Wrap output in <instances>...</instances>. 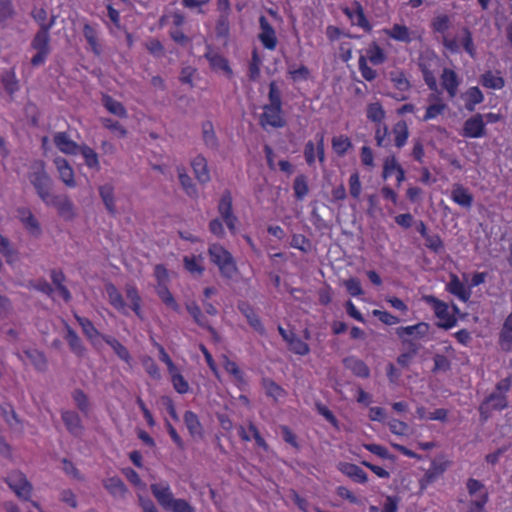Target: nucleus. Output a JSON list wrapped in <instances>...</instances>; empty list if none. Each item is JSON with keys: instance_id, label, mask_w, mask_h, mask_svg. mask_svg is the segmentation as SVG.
<instances>
[{"instance_id": "obj_6", "label": "nucleus", "mask_w": 512, "mask_h": 512, "mask_svg": "<svg viewBox=\"0 0 512 512\" xmlns=\"http://www.w3.org/2000/svg\"><path fill=\"white\" fill-rule=\"evenodd\" d=\"M423 299L432 307L435 316L439 319L437 323L439 328L448 330L456 326L457 318L454 314L450 313L449 305L446 302L438 299L434 295L424 296Z\"/></svg>"}, {"instance_id": "obj_50", "label": "nucleus", "mask_w": 512, "mask_h": 512, "mask_svg": "<svg viewBox=\"0 0 512 512\" xmlns=\"http://www.w3.org/2000/svg\"><path fill=\"white\" fill-rule=\"evenodd\" d=\"M203 257L202 255L199 256H184L183 257V264L184 268L192 275H202L205 268L202 264Z\"/></svg>"}, {"instance_id": "obj_26", "label": "nucleus", "mask_w": 512, "mask_h": 512, "mask_svg": "<svg viewBox=\"0 0 512 512\" xmlns=\"http://www.w3.org/2000/svg\"><path fill=\"white\" fill-rule=\"evenodd\" d=\"M339 470L356 483L365 484L368 481L367 473L356 464L340 463Z\"/></svg>"}, {"instance_id": "obj_4", "label": "nucleus", "mask_w": 512, "mask_h": 512, "mask_svg": "<svg viewBox=\"0 0 512 512\" xmlns=\"http://www.w3.org/2000/svg\"><path fill=\"white\" fill-rule=\"evenodd\" d=\"M438 64L439 58L433 51L423 52L418 58V67L422 73L423 80L431 91L438 90L436 79V69Z\"/></svg>"}, {"instance_id": "obj_1", "label": "nucleus", "mask_w": 512, "mask_h": 512, "mask_svg": "<svg viewBox=\"0 0 512 512\" xmlns=\"http://www.w3.org/2000/svg\"><path fill=\"white\" fill-rule=\"evenodd\" d=\"M208 254L211 262L219 268L222 277L233 279L237 275L238 268L232 254L221 244H210Z\"/></svg>"}, {"instance_id": "obj_45", "label": "nucleus", "mask_w": 512, "mask_h": 512, "mask_svg": "<svg viewBox=\"0 0 512 512\" xmlns=\"http://www.w3.org/2000/svg\"><path fill=\"white\" fill-rule=\"evenodd\" d=\"M499 342L504 349H512V312L504 320L499 334Z\"/></svg>"}, {"instance_id": "obj_24", "label": "nucleus", "mask_w": 512, "mask_h": 512, "mask_svg": "<svg viewBox=\"0 0 512 512\" xmlns=\"http://www.w3.org/2000/svg\"><path fill=\"white\" fill-rule=\"evenodd\" d=\"M54 144L65 154L76 155L79 153V146L75 141L70 139L66 132H58L54 135Z\"/></svg>"}, {"instance_id": "obj_40", "label": "nucleus", "mask_w": 512, "mask_h": 512, "mask_svg": "<svg viewBox=\"0 0 512 512\" xmlns=\"http://www.w3.org/2000/svg\"><path fill=\"white\" fill-rule=\"evenodd\" d=\"M386 117L385 109L380 101L369 103L366 107V118L375 125L383 123Z\"/></svg>"}, {"instance_id": "obj_3", "label": "nucleus", "mask_w": 512, "mask_h": 512, "mask_svg": "<svg viewBox=\"0 0 512 512\" xmlns=\"http://www.w3.org/2000/svg\"><path fill=\"white\" fill-rule=\"evenodd\" d=\"M443 46L452 54L461 53V48L472 58L476 57V46L474 44L472 32L468 27L461 29L460 38H450L447 36L443 37Z\"/></svg>"}, {"instance_id": "obj_58", "label": "nucleus", "mask_w": 512, "mask_h": 512, "mask_svg": "<svg viewBox=\"0 0 512 512\" xmlns=\"http://www.w3.org/2000/svg\"><path fill=\"white\" fill-rule=\"evenodd\" d=\"M1 82L4 89L10 95L14 94L19 89V83L16 78L14 68L9 69L2 74Z\"/></svg>"}, {"instance_id": "obj_47", "label": "nucleus", "mask_w": 512, "mask_h": 512, "mask_svg": "<svg viewBox=\"0 0 512 512\" xmlns=\"http://www.w3.org/2000/svg\"><path fill=\"white\" fill-rule=\"evenodd\" d=\"M125 293H126L127 299L131 303V306H130L131 309L139 318H141L142 317V310H141L142 299H141V296L139 295V292H138L136 286H134L132 284H127L125 286Z\"/></svg>"}, {"instance_id": "obj_5", "label": "nucleus", "mask_w": 512, "mask_h": 512, "mask_svg": "<svg viewBox=\"0 0 512 512\" xmlns=\"http://www.w3.org/2000/svg\"><path fill=\"white\" fill-rule=\"evenodd\" d=\"M468 494L472 497L467 512H486L485 506L489 501V493L485 485L475 479L469 478L466 482Z\"/></svg>"}, {"instance_id": "obj_22", "label": "nucleus", "mask_w": 512, "mask_h": 512, "mask_svg": "<svg viewBox=\"0 0 512 512\" xmlns=\"http://www.w3.org/2000/svg\"><path fill=\"white\" fill-rule=\"evenodd\" d=\"M507 396L503 394L491 393L489 396L485 398V400L481 403L479 407V411L481 415H484L488 412L489 408L497 411L504 410L507 408Z\"/></svg>"}, {"instance_id": "obj_8", "label": "nucleus", "mask_w": 512, "mask_h": 512, "mask_svg": "<svg viewBox=\"0 0 512 512\" xmlns=\"http://www.w3.org/2000/svg\"><path fill=\"white\" fill-rule=\"evenodd\" d=\"M49 31L47 27L39 29L31 41V48L36 50V54L31 58V65L33 67L43 65L50 54Z\"/></svg>"}, {"instance_id": "obj_35", "label": "nucleus", "mask_w": 512, "mask_h": 512, "mask_svg": "<svg viewBox=\"0 0 512 512\" xmlns=\"http://www.w3.org/2000/svg\"><path fill=\"white\" fill-rule=\"evenodd\" d=\"M105 290L108 296V301L118 312L127 315L126 304L124 302L122 294L112 283H108L105 286Z\"/></svg>"}, {"instance_id": "obj_38", "label": "nucleus", "mask_w": 512, "mask_h": 512, "mask_svg": "<svg viewBox=\"0 0 512 512\" xmlns=\"http://www.w3.org/2000/svg\"><path fill=\"white\" fill-rule=\"evenodd\" d=\"M103 486L115 498H124L127 488L121 478L114 476L103 481Z\"/></svg>"}, {"instance_id": "obj_60", "label": "nucleus", "mask_w": 512, "mask_h": 512, "mask_svg": "<svg viewBox=\"0 0 512 512\" xmlns=\"http://www.w3.org/2000/svg\"><path fill=\"white\" fill-rule=\"evenodd\" d=\"M287 344L289 350L296 355L306 356L310 353L309 345L296 335L290 338Z\"/></svg>"}, {"instance_id": "obj_13", "label": "nucleus", "mask_w": 512, "mask_h": 512, "mask_svg": "<svg viewBox=\"0 0 512 512\" xmlns=\"http://www.w3.org/2000/svg\"><path fill=\"white\" fill-rule=\"evenodd\" d=\"M316 143L309 140L304 146V158L308 166H313L318 158L320 163L325 161L324 133L318 132L315 136Z\"/></svg>"}, {"instance_id": "obj_59", "label": "nucleus", "mask_w": 512, "mask_h": 512, "mask_svg": "<svg viewBox=\"0 0 512 512\" xmlns=\"http://www.w3.org/2000/svg\"><path fill=\"white\" fill-rule=\"evenodd\" d=\"M293 190L294 195L298 200H303L308 192H309V186L307 177L304 174H300L295 177L293 182Z\"/></svg>"}, {"instance_id": "obj_29", "label": "nucleus", "mask_w": 512, "mask_h": 512, "mask_svg": "<svg viewBox=\"0 0 512 512\" xmlns=\"http://www.w3.org/2000/svg\"><path fill=\"white\" fill-rule=\"evenodd\" d=\"M185 426L193 438H202L204 435L203 426L198 415L193 411H186L183 416Z\"/></svg>"}, {"instance_id": "obj_32", "label": "nucleus", "mask_w": 512, "mask_h": 512, "mask_svg": "<svg viewBox=\"0 0 512 512\" xmlns=\"http://www.w3.org/2000/svg\"><path fill=\"white\" fill-rule=\"evenodd\" d=\"M61 418L67 430L72 435H81L83 431V426L79 415L75 411H63L61 414Z\"/></svg>"}, {"instance_id": "obj_34", "label": "nucleus", "mask_w": 512, "mask_h": 512, "mask_svg": "<svg viewBox=\"0 0 512 512\" xmlns=\"http://www.w3.org/2000/svg\"><path fill=\"white\" fill-rule=\"evenodd\" d=\"M465 109L469 112L475 111L477 105L484 101V94L477 86L469 87L462 96Z\"/></svg>"}, {"instance_id": "obj_28", "label": "nucleus", "mask_w": 512, "mask_h": 512, "mask_svg": "<svg viewBox=\"0 0 512 512\" xmlns=\"http://www.w3.org/2000/svg\"><path fill=\"white\" fill-rule=\"evenodd\" d=\"M344 366L350 370L355 376L359 378H368L370 376V369L367 364L354 356L346 357L343 360Z\"/></svg>"}, {"instance_id": "obj_23", "label": "nucleus", "mask_w": 512, "mask_h": 512, "mask_svg": "<svg viewBox=\"0 0 512 512\" xmlns=\"http://www.w3.org/2000/svg\"><path fill=\"white\" fill-rule=\"evenodd\" d=\"M54 164L63 183L68 187H75L76 182L74 179V171L68 161L63 157H56L54 159Z\"/></svg>"}, {"instance_id": "obj_17", "label": "nucleus", "mask_w": 512, "mask_h": 512, "mask_svg": "<svg viewBox=\"0 0 512 512\" xmlns=\"http://www.w3.org/2000/svg\"><path fill=\"white\" fill-rule=\"evenodd\" d=\"M445 289L463 303H467L472 295L470 287L466 286L458 275L454 273L449 275V282L446 284Z\"/></svg>"}, {"instance_id": "obj_11", "label": "nucleus", "mask_w": 512, "mask_h": 512, "mask_svg": "<svg viewBox=\"0 0 512 512\" xmlns=\"http://www.w3.org/2000/svg\"><path fill=\"white\" fill-rule=\"evenodd\" d=\"M259 123L264 129L268 127L283 128L286 125V120L282 107L265 104L259 117Z\"/></svg>"}, {"instance_id": "obj_21", "label": "nucleus", "mask_w": 512, "mask_h": 512, "mask_svg": "<svg viewBox=\"0 0 512 512\" xmlns=\"http://www.w3.org/2000/svg\"><path fill=\"white\" fill-rule=\"evenodd\" d=\"M45 204L54 206L58 214L65 219H72L74 217L73 204L65 195H51L49 202Z\"/></svg>"}, {"instance_id": "obj_15", "label": "nucleus", "mask_w": 512, "mask_h": 512, "mask_svg": "<svg viewBox=\"0 0 512 512\" xmlns=\"http://www.w3.org/2000/svg\"><path fill=\"white\" fill-rule=\"evenodd\" d=\"M259 27L260 32L258 34V40L265 49L269 51L275 50L278 44L276 31L268 19L263 15L259 17Z\"/></svg>"}, {"instance_id": "obj_57", "label": "nucleus", "mask_w": 512, "mask_h": 512, "mask_svg": "<svg viewBox=\"0 0 512 512\" xmlns=\"http://www.w3.org/2000/svg\"><path fill=\"white\" fill-rule=\"evenodd\" d=\"M26 357L31 361L35 369L45 371L47 368V359L43 352L37 349H29L24 351Z\"/></svg>"}, {"instance_id": "obj_37", "label": "nucleus", "mask_w": 512, "mask_h": 512, "mask_svg": "<svg viewBox=\"0 0 512 512\" xmlns=\"http://www.w3.org/2000/svg\"><path fill=\"white\" fill-rule=\"evenodd\" d=\"M451 199L453 202L464 208H470L473 203V195L467 188L460 184H456L453 187L451 192Z\"/></svg>"}, {"instance_id": "obj_36", "label": "nucleus", "mask_w": 512, "mask_h": 512, "mask_svg": "<svg viewBox=\"0 0 512 512\" xmlns=\"http://www.w3.org/2000/svg\"><path fill=\"white\" fill-rule=\"evenodd\" d=\"M392 134L394 145L399 149L404 147L410 135L407 122L405 120L397 121L392 127Z\"/></svg>"}, {"instance_id": "obj_63", "label": "nucleus", "mask_w": 512, "mask_h": 512, "mask_svg": "<svg viewBox=\"0 0 512 512\" xmlns=\"http://www.w3.org/2000/svg\"><path fill=\"white\" fill-rule=\"evenodd\" d=\"M215 33L217 38L227 40L230 36V23H229V15H219L216 26Z\"/></svg>"}, {"instance_id": "obj_27", "label": "nucleus", "mask_w": 512, "mask_h": 512, "mask_svg": "<svg viewBox=\"0 0 512 512\" xmlns=\"http://www.w3.org/2000/svg\"><path fill=\"white\" fill-rule=\"evenodd\" d=\"M191 166L196 179L200 183L205 184L210 181L211 177L208 169V163L204 156L197 155L195 158H193L191 161Z\"/></svg>"}, {"instance_id": "obj_7", "label": "nucleus", "mask_w": 512, "mask_h": 512, "mask_svg": "<svg viewBox=\"0 0 512 512\" xmlns=\"http://www.w3.org/2000/svg\"><path fill=\"white\" fill-rule=\"evenodd\" d=\"M342 13L348 18L352 26L358 27L365 33H371L373 25L370 23L367 15L365 14L362 3L354 0L350 6L344 5L340 7Z\"/></svg>"}, {"instance_id": "obj_33", "label": "nucleus", "mask_w": 512, "mask_h": 512, "mask_svg": "<svg viewBox=\"0 0 512 512\" xmlns=\"http://www.w3.org/2000/svg\"><path fill=\"white\" fill-rule=\"evenodd\" d=\"M261 384L265 389L267 397L272 398L275 402H278L287 396V391L271 378H262Z\"/></svg>"}, {"instance_id": "obj_16", "label": "nucleus", "mask_w": 512, "mask_h": 512, "mask_svg": "<svg viewBox=\"0 0 512 512\" xmlns=\"http://www.w3.org/2000/svg\"><path fill=\"white\" fill-rule=\"evenodd\" d=\"M150 490L159 505L165 510H168L177 501L167 482L153 483L150 485Z\"/></svg>"}, {"instance_id": "obj_53", "label": "nucleus", "mask_w": 512, "mask_h": 512, "mask_svg": "<svg viewBox=\"0 0 512 512\" xmlns=\"http://www.w3.org/2000/svg\"><path fill=\"white\" fill-rule=\"evenodd\" d=\"M331 144L334 153L339 157L344 156L352 148V142L347 135L334 136Z\"/></svg>"}, {"instance_id": "obj_62", "label": "nucleus", "mask_w": 512, "mask_h": 512, "mask_svg": "<svg viewBox=\"0 0 512 512\" xmlns=\"http://www.w3.org/2000/svg\"><path fill=\"white\" fill-rule=\"evenodd\" d=\"M77 323L82 328L83 333L89 339H94L97 336H101L99 331L95 328L94 324L91 320L86 317L79 316L77 314L74 315Z\"/></svg>"}, {"instance_id": "obj_18", "label": "nucleus", "mask_w": 512, "mask_h": 512, "mask_svg": "<svg viewBox=\"0 0 512 512\" xmlns=\"http://www.w3.org/2000/svg\"><path fill=\"white\" fill-rule=\"evenodd\" d=\"M441 86L447 92L450 99L456 97L461 80L458 74L451 68L445 67L440 75Z\"/></svg>"}, {"instance_id": "obj_31", "label": "nucleus", "mask_w": 512, "mask_h": 512, "mask_svg": "<svg viewBox=\"0 0 512 512\" xmlns=\"http://www.w3.org/2000/svg\"><path fill=\"white\" fill-rule=\"evenodd\" d=\"M103 341L108 344L114 351V353L126 364L131 365L132 356L129 350L115 337L110 335H101Z\"/></svg>"}, {"instance_id": "obj_10", "label": "nucleus", "mask_w": 512, "mask_h": 512, "mask_svg": "<svg viewBox=\"0 0 512 512\" xmlns=\"http://www.w3.org/2000/svg\"><path fill=\"white\" fill-rule=\"evenodd\" d=\"M450 464L451 462L444 455L434 458L423 477L419 480L420 489H427L436 482L446 472Z\"/></svg>"}, {"instance_id": "obj_30", "label": "nucleus", "mask_w": 512, "mask_h": 512, "mask_svg": "<svg viewBox=\"0 0 512 512\" xmlns=\"http://www.w3.org/2000/svg\"><path fill=\"white\" fill-rule=\"evenodd\" d=\"M205 57L213 70L223 71L229 79L233 77L234 73L227 58L219 53H206Z\"/></svg>"}, {"instance_id": "obj_19", "label": "nucleus", "mask_w": 512, "mask_h": 512, "mask_svg": "<svg viewBox=\"0 0 512 512\" xmlns=\"http://www.w3.org/2000/svg\"><path fill=\"white\" fill-rule=\"evenodd\" d=\"M390 81L394 88L398 91L393 98L398 101H403L408 98L406 93L411 89V83L407 78L404 71H393L390 73Z\"/></svg>"}, {"instance_id": "obj_43", "label": "nucleus", "mask_w": 512, "mask_h": 512, "mask_svg": "<svg viewBox=\"0 0 512 512\" xmlns=\"http://www.w3.org/2000/svg\"><path fill=\"white\" fill-rule=\"evenodd\" d=\"M65 340L67 341L70 350L77 356L83 357L85 355L86 349L77 335V333L69 326H67V331L65 335Z\"/></svg>"}, {"instance_id": "obj_25", "label": "nucleus", "mask_w": 512, "mask_h": 512, "mask_svg": "<svg viewBox=\"0 0 512 512\" xmlns=\"http://www.w3.org/2000/svg\"><path fill=\"white\" fill-rule=\"evenodd\" d=\"M429 324L426 322H419L410 326H401L397 328L396 333L400 339L405 335L414 336L415 338L422 339L427 336L429 332Z\"/></svg>"}, {"instance_id": "obj_51", "label": "nucleus", "mask_w": 512, "mask_h": 512, "mask_svg": "<svg viewBox=\"0 0 512 512\" xmlns=\"http://www.w3.org/2000/svg\"><path fill=\"white\" fill-rule=\"evenodd\" d=\"M177 171L179 182L186 194L191 198H196L198 196V190L191 177L186 173L184 168L178 167Z\"/></svg>"}, {"instance_id": "obj_56", "label": "nucleus", "mask_w": 512, "mask_h": 512, "mask_svg": "<svg viewBox=\"0 0 512 512\" xmlns=\"http://www.w3.org/2000/svg\"><path fill=\"white\" fill-rule=\"evenodd\" d=\"M83 35L89 44L91 50L94 54L100 55L101 53V46L98 41V34L96 29L91 26L90 24H85L83 27Z\"/></svg>"}, {"instance_id": "obj_42", "label": "nucleus", "mask_w": 512, "mask_h": 512, "mask_svg": "<svg viewBox=\"0 0 512 512\" xmlns=\"http://www.w3.org/2000/svg\"><path fill=\"white\" fill-rule=\"evenodd\" d=\"M384 32L395 41L404 42L407 44L412 42L411 32L405 25L394 24L390 29H385Z\"/></svg>"}, {"instance_id": "obj_52", "label": "nucleus", "mask_w": 512, "mask_h": 512, "mask_svg": "<svg viewBox=\"0 0 512 512\" xmlns=\"http://www.w3.org/2000/svg\"><path fill=\"white\" fill-rule=\"evenodd\" d=\"M262 58L260 57L257 49H254L251 54V60L248 65V77L250 81L256 82L261 76Z\"/></svg>"}, {"instance_id": "obj_14", "label": "nucleus", "mask_w": 512, "mask_h": 512, "mask_svg": "<svg viewBox=\"0 0 512 512\" xmlns=\"http://www.w3.org/2000/svg\"><path fill=\"white\" fill-rule=\"evenodd\" d=\"M464 138H482L486 135V123L482 114L477 113L465 120L460 133Z\"/></svg>"}, {"instance_id": "obj_55", "label": "nucleus", "mask_w": 512, "mask_h": 512, "mask_svg": "<svg viewBox=\"0 0 512 512\" xmlns=\"http://www.w3.org/2000/svg\"><path fill=\"white\" fill-rule=\"evenodd\" d=\"M79 152L84 158L85 165L90 168L94 169L96 171L100 170V163L98 159V154L92 149L91 147L87 145H83L79 148Z\"/></svg>"}, {"instance_id": "obj_41", "label": "nucleus", "mask_w": 512, "mask_h": 512, "mask_svg": "<svg viewBox=\"0 0 512 512\" xmlns=\"http://www.w3.org/2000/svg\"><path fill=\"white\" fill-rule=\"evenodd\" d=\"M102 104L109 113L119 118H127L128 113L125 106L121 102L115 100L112 96L104 94L102 96Z\"/></svg>"}, {"instance_id": "obj_20", "label": "nucleus", "mask_w": 512, "mask_h": 512, "mask_svg": "<svg viewBox=\"0 0 512 512\" xmlns=\"http://www.w3.org/2000/svg\"><path fill=\"white\" fill-rule=\"evenodd\" d=\"M238 309L246 318L248 324L259 334L263 335L265 333L264 325L256 313L255 309L252 307L250 303L247 301H240L238 303Z\"/></svg>"}, {"instance_id": "obj_54", "label": "nucleus", "mask_w": 512, "mask_h": 512, "mask_svg": "<svg viewBox=\"0 0 512 512\" xmlns=\"http://www.w3.org/2000/svg\"><path fill=\"white\" fill-rule=\"evenodd\" d=\"M156 292L161 301L173 311L178 312L180 309L179 304L175 300L174 296L170 292L167 284L157 285Z\"/></svg>"}, {"instance_id": "obj_49", "label": "nucleus", "mask_w": 512, "mask_h": 512, "mask_svg": "<svg viewBox=\"0 0 512 512\" xmlns=\"http://www.w3.org/2000/svg\"><path fill=\"white\" fill-rule=\"evenodd\" d=\"M365 57L375 66L381 65L387 60L386 53L376 42H372L369 45Z\"/></svg>"}, {"instance_id": "obj_46", "label": "nucleus", "mask_w": 512, "mask_h": 512, "mask_svg": "<svg viewBox=\"0 0 512 512\" xmlns=\"http://www.w3.org/2000/svg\"><path fill=\"white\" fill-rule=\"evenodd\" d=\"M20 219L25 228L33 235H39L41 232L40 225L29 209H19Z\"/></svg>"}, {"instance_id": "obj_9", "label": "nucleus", "mask_w": 512, "mask_h": 512, "mask_svg": "<svg viewBox=\"0 0 512 512\" xmlns=\"http://www.w3.org/2000/svg\"><path fill=\"white\" fill-rule=\"evenodd\" d=\"M220 219L226 224L229 232L235 235L237 232L236 224L238 222L237 216L233 212V197L230 190L226 189L218 202L217 206Z\"/></svg>"}, {"instance_id": "obj_2", "label": "nucleus", "mask_w": 512, "mask_h": 512, "mask_svg": "<svg viewBox=\"0 0 512 512\" xmlns=\"http://www.w3.org/2000/svg\"><path fill=\"white\" fill-rule=\"evenodd\" d=\"M28 178L41 200L48 203L51 198V179L45 170L43 160H35L31 163Z\"/></svg>"}, {"instance_id": "obj_39", "label": "nucleus", "mask_w": 512, "mask_h": 512, "mask_svg": "<svg viewBox=\"0 0 512 512\" xmlns=\"http://www.w3.org/2000/svg\"><path fill=\"white\" fill-rule=\"evenodd\" d=\"M480 83L484 88L501 90L505 86V80L500 75V71L495 74L492 71H486L480 76Z\"/></svg>"}, {"instance_id": "obj_64", "label": "nucleus", "mask_w": 512, "mask_h": 512, "mask_svg": "<svg viewBox=\"0 0 512 512\" xmlns=\"http://www.w3.org/2000/svg\"><path fill=\"white\" fill-rule=\"evenodd\" d=\"M141 364L145 369L146 373L153 379L159 380L161 378L160 369L156 364L155 360L148 355L141 358Z\"/></svg>"}, {"instance_id": "obj_12", "label": "nucleus", "mask_w": 512, "mask_h": 512, "mask_svg": "<svg viewBox=\"0 0 512 512\" xmlns=\"http://www.w3.org/2000/svg\"><path fill=\"white\" fill-rule=\"evenodd\" d=\"M6 483L19 498L23 500L30 499L32 494V485L27 480L24 473L20 471L11 472L6 478Z\"/></svg>"}, {"instance_id": "obj_61", "label": "nucleus", "mask_w": 512, "mask_h": 512, "mask_svg": "<svg viewBox=\"0 0 512 512\" xmlns=\"http://www.w3.org/2000/svg\"><path fill=\"white\" fill-rule=\"evenodd\" d=\"M451 26V21L448 15H436L431 21V29L435 33L445 34Z\"/></svg>"}, {"instance_id": "obj_44", "label": "nucleus", "mask_w": 512, "mask_h": 512, "mask_svg": "<svg viewBox=\"0 0 512 512\" xmlns=\"http://www.w3.org/2000/svg\"><path fill=\"white\" fill-rule=\"evenodd\" d=\"M186 309L188 313L191 315V317L194 319V321L202 328H206L209 330L212 334H216V330L209 325V322L207 318L204 316V314L201 311V308L195 303L191 302L186 305Z\"/></svg>"}, {"instance_id": "obj_48", "label": "nucleus", "mask_w": 512, "mask_h": 512, "mask_svg": "<svg viewBox=\"0 0 512 512\" xmlns=\"http://www.w3.org/2000/svg\"><path fill=\"white\" fill-rule=\"evenodd\" d=\"M99 194L108 212L112 215H115L116 207L113 186L111 184H105L100 186Z\"/></svg>"}]
</instances>
